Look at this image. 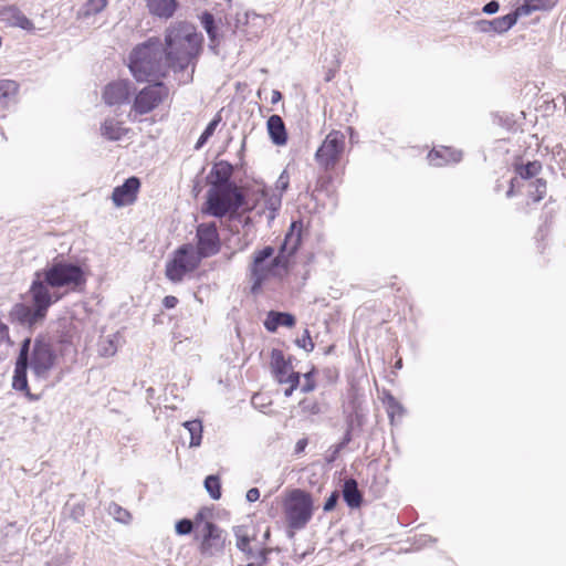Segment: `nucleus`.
Returning <instances> with one entry per match:
<instances>
[{"label": "nucleus", "mask_w": 566, "mask_h": 566, "mask_svg": "<svg viewBox=\"0 0 566 566\" xmlns=\"http://www.w3.org/2000/svg\"><path fill=\"white\" fill-rule=\"evenodd\" d=\"M42 275L43 280H40L41 274L36 273L38 279L33 281L29 291L32 306L24 303L15 304L10 311L12 321L29 327L35 326L44 319L49 307L60 298V295L51 293L49 287L75 291L85 283L82 268L65 261H54L43 270Z\"/></svg>", "instance_id": "obj_1"}, {"label": "nucleus", "mask_w": 566, "mask_h": 566, "mask_svg": "<svg viewBox=\"0 0 566 566\" xmlns=\"http://www.w3.org/2000/svg\"><path fill=\"white\" fill-rule=\"evenodd\" d=\"M57 358V354L49 340L38 337L32 343L31 338H25L15 361L12 378L13 389L23 391L30 401L39 400L40 396L32 394L29 389L27 370L30 368L36 379H48Z\"/></svg>", "instance_id": "obj_2"}, {"label": "nucleus", "mask_w": 566, "mask_h": 566, "mask_svg": "<svg viewBox=\"0 0 566 566\" xmlns=\"http://www.w3.org/2000/svg\"><path fill=\"white\" fill-rule=\"evenodd\" d=\"M202 35L188 22L171 23L165 31L164 49L171 70L180 73L179 83L192 81L195 60L202 49Z\"/></svg>", "instance_id": "obj_3"}, {"label": "nucleus", "mask_w": 566, "mask_h": 566, "mask_svg": "<svg viewBox=\"0 0 566 566\" xmlns=\"http://www.w3.org/2000/svg\"><path fill=\"white\" fill-rule=\"evenodd\" d=\"M128 67L138 82L165 77L171 70L164 43L159 38H150L136 45L129 54Z\"/></svg>", "instance_id": "obj_4"}, {"label": "nucleus", "mask_w": 566, "mask_h": 566, "mask_svg": "<svg viewBox=\"0 0 566 566\" xmlns=\"http://www.w3.org/2000/svg\"><path fill=\"white\" fill-rule=\"evenodd\" d=\"M261 250L253 260L251 268V292L256 294L262 284L270 277H281L287 271V250Z\"/></svg>", "instance_id": "obj_5"}, {"label": "nucleus", "mask_w": 566, "mask_h": 566, "mask_svg": "<svg viewBox=\"0 0 566 566\" xmlns=\"http://www.w3.org/2000/svg\"><path fill=\"white\" fill-rule=\"evenodd\" d=\"M243 205V195L239 187H210L203 212L222 218L235 212Z\"/></svg>", "instance_id": "obj_6"}, {"label": "nucleus", "mask_w": 566, "mask_h": 566, "mask_svg": "<svg viewBox=\"0 0 566 566\" xmlns=\"http://www.w3.org/2000/svg\"><path fill=\"white\" fill-rule=\"evenodd\" d=\"M218 250H176L166 264V276L174 283L181 282L192 272L203 258L211 256Z\"/></svg>", "instance_id": "obj_7"}, {"label": "nucleus", "mask_w": 566, "mask_h": 566, "mask_svg": "<svg viewBox=\"0 0 566 566\" xmlns=\"http://www.w3.org/2000/svg\"><path fill=\"white\" fill-rule=\"evenodd\" d=\"M286 523L292 530H302L313 515V501L308 493L294 490L284 502Z\"/></svg>", "instance_id": "obj_8"}, {"label": "nucleus", "mask_w": 566, "mask_h": 566, "mask_svg": "<svg viewBox=\"0 0 566 566\" xmlns=\"http://www.w3.org/2000/svg\"><path fill=\"white\" fill-rule=\"evenodd\" d=\"M344 148V134L339 130H332L316 150L315 159L325 170L333 169L339 161Z\"/></svg>", "instance_id": "obj_9"}, {"label": "nucleus", "mask_w": 566, "mask_h": 566, "mask_svg": "<svg viewBox=\"0 0 566 566\" xmlns=\"http://www.w3.org/2000/svg\"><path fill=\"white\" fill-rule=\"evenodd\" d=\"M169 95V88L163 82L145 86L135 96L132 112L145 115L158 107Z\"/></svg>", "instance_id": "obj_10"}, {"label": "nucleus", "mask_w": 566, "mask_h": 566, "mask_svg": "<svg viewBox=\"0 0 566 566\" xmlns=\"http://www.w3.org/2000/svg\"><path fill=\"white\" fill-rule=\"evenodd\" d=\"M199 552L203 556L212 557L223 554L227 536L223 530L212 522H205L202 525Z\"/></svg>", "instance_id": "obj_11"}, {"label": "nucleus", "mask_w": 566, "mask_h": 566, "mask_svg": "<svg viewBox=\"0 0 566 566\" xmlns=\"http://www.w3.org/2000/svg\"><path fill=\"white\" fill-rule=\"evenodd\" d=\"M271 369L277 382L284 384L293 379H300V374L293 370L292 364L285 359L280 349H273L271 353Z\"/></svg>", "instance_id": "obj_12"}, {"label": "nucleus", "mask_w": 566, "mask_h": 566, "mask_svg": "<svg viewBox=\"0 0 566 566\" xmlns=\"http://www.w3.org/2000/svg\"><path fill=\"white\" fill-rule=\"evenodd\" d=\"M140 188V180L137 177H129L120 186L114 188L112 201L115 207L120 208L133 205L137 199Z\"/></svg>", "instance_id": "obj_13"}, {"label": "nucleus", "mask_w": 566, "mask_h": 566, "mask_svg": "<svg viewBox=\"0 0 566 566\" xmlns=\"http://www.w3.org/2000/svg\"><path fill=\"white\" fill-rule=\"evenodd\" d=\"M130 82L127 80H119L112 82L105 86L103 98L108 105H120L128 101L130 95Z\"/></svg>", "instance_id": "obj_14"}, {"label": "nucleus", "mask_w": 566, "mask_h": 566, "mask_svg": "<svg viewBox=\"0 0 566 566\" xmlns=\"http://www.w3.org/2000/svg\"><path fill=\"white\" fill-rule=\"evenodd\" d=\"M233 168L229 163L219 161L214 164L209 176L211 187H238L230 180Z\"/></svg>", "instance_id": "obj_15"}, {"label": "nucleus", "mask_w": 566, "mask_h": 566, "mask_svg": "<svg viewBox=\"0 0 566 566\" xmlns=\"http://www.w3.org/2000/svg\"><path fill=\"white\" fill-rule=\"evenodd\" d=\"M0 19L3 22L12 27H19L23 30H32L33 23L30 19H28L18 8L15 7H6L0 11Z\"/></svg>", "instance_id": "obj_16"}, {"label": "nucleus", "mask_w": 566, "mask_h": 566, "mask_svg": "<svg viewBox=\"0 0 566 566\" xmlns=\"http://www.w3.org/2000/svg\"><path fill=\"white\" fill-rule=\"evenodd\" d=\"M461 151L451 149L449 147H441L433 149L428 154L430 165L441 167L451 163H459L461 160Z\"/></svg>", "instance_id": "obj_17"}, {"label": "nucleus", "mask_w": 566, "mask_h": 566, "mask_svg": "<svg viewBox=\"0 0 566 566\" xmlns=\"http://www.w3.org/2000/svg\"><path fill=\"white\" fill-rule=\"evenodd\" d=\"M150 14L160 19H169L178 8L177 0H145Z\"/></svg>", "instance_id": "obj_18"}, {"label": "nucleus", "mask_w": 566, "mask_h": 566, "mask_svg": "<svg viewBox=\"0 0 566 566\" xmlns=\"http://www.w3.org/2000/svg\"><path fill=\"white\" fill-rule=\"evenodd\" d=\"M266 126L270 138L275 145L283 146L286 144L287 134L285 125L283 119L279 115L270 116Z\"/></svg>", "instance_id": "obj_19"}, {"label": "nucleus", "mask_w": 566, "mask_h": 566, "mask_svg": "<svg viewBox=\"0 0 566 566\" xmlns=\"http://www.w3.org/2000/svg\"><path fill=\"white\" fill-rule=\"evenodd\" d=\"M199 248H217L218 232L214 223L200 224L197 230Z\"/></svg>", "instance_id": "obj_20"}, {"label": "nucleus", "mask_w": 566, "mask_h": 566, "mask_svg": "<svg viewBox=\"0 0 566 566\" xmlns=\"http://www.w3.org/2000/svg\"><path fill=\"white\" fill-rule=\"evenodd\" d=\"M293 327L295 318L292 314L271 311L264 322V326L269 332H275L279 326Z\"/></svg>", "instance_id": "obj_21"}, {"label": "nucleus", "mask_w": 566, "mask_h": 566, "mask_svg": "<svg viewBox=\"0 0 566 566\" xmlns=\"http://www.w3.org/2000/svg\"><path fill=\"white\" fill-rule=\"evenodd\" d=\"M557 3V0H524L518 6V13L523 17L530 15L535 11L549 10Z\"/></svg>", "instance_id": "obj_22"}, {"label": "nucleus", "mask_w": 566, "mask_h": 566, "mask_svg": "<svg viewBox=\"0 0 566 566\" xmlns=\"http://www.w3.org/2000/svg\"><path fill=\"white\" fill-rule=\"evenodd\" d=\"M102 135L109 140H119L126 135L127 129L115 119H105L101 127Z\"/></svg>", "instance_id": "obj_23"}, {"label": "nucleus", "mask_w": 566, "mask_h": 566, "mask_svg": "<svg viewBox=\"0 0 566 566\" xmlns=\"http://www.w3.org/2000/svg\"><path fill=\"white\" fill-rule=\"evenodd\" d=\"M343 496L348 506L358 507L360 505L361 494L355 480L350 479L345 482Z\"/></svg>", "instance_id": "obj_24"}, {"label": "nucleus", "mask_w": 566, "mask_h": 566, "mask_svg": "<svg viewBox=\"0 0 566 566\" xmlns=\"http://www.w3.org/2000/svg\"><path fill=\"white\" fill-rule=\"evenodd\" d=\"M18 93V84L11 80H0V111L4 109L9 102Z\"/></svg>", "instance_id": "obj_25"}, {"label": "nucleus", "mask_w": 566, "mask_h": 566, "mask_svg": "<svg viewBox=\"0 0 566 566\" xmlns=\"http://www.w3.org/2000/svg\"><path fill=\"white\" fill-rule=\"evenodd\" d=\"M302 244V223L293 222L280 248H298Z\"/></svg>", "instance_id": "obj_26"}, {"label": "nucleus", "mask_w": 566, "mask_h": 566, "mask_svg": "<svg viewBox=\"0 0 566 566\" xmlns=\"http://www.w3.org/2000/svg\"><path fill=\"white\" fill-rule=\"evenodd\" d=\"M520 17H523V14H520L518 8H516L515 11L512 13L493 19V24L495 25V32L496 33L506 32L516 23V21Z\"/></svg>", "instance_id": "obj_27"}, {"label": "nucleus", "mask_w": 566, "mask_h": 566, "mask_svg": "<svg viewBox=\"0 0 566 566\" xmlns=\"http://www.w3.org/2000/svg\"><path fill=\"white\" fill-rule=\"evenodd\" d=\"M107 6V0H87L81 8L77 17L81 19L88 18L91 15L102 12Z\"/></svg>", "instance_id": "obj_28"}, {"label": "nucleus", "mask_w": 566, "mask_h": 566, "mask_svg": "<svg viewBox=\"0 0 566 566\" xmlns=\"http://www.w3.org/2000/svg\"><path fill=\"white\" fill-rule=\"evenodd\" d=\"M184 427L190 434V447H199L202 439V423L200 420L186 421Z\"/></svg>", "instance_id": "obj_29"}, {"label": "nucleus", "mask_w": 566, "mask_h": 566, "mask_svg": "<svg viewBox=\"0 0 566 566\" xmlns=\"http://www.w3.org/2000/svg\"><path fill=\"white\" fill-rule=\"evenodd\" d=\"M237 538V547L245 553L249 557H253V549L250 547L251 537L248 535L243 526H239L234 530Z\"/></svg>", "instance_id": "obj_30"}, {"label": "nucleus", "mask_w": 566, "mask_h": 566, "mask_svg": "<svg viewBox=\"0 0 566 566\" xmlns=\"http://www.w3.org/2000/svg\"><path fill=\"white\" fill-rule=\"evenodd\" d=\"M542 169V165L539 161H530L526 165H518L515 168L517 176L522 179H531L536 177Z\"/></svg>", "instance_id": "obj_31"}, {"label": "nucleus", "mask_w": 566, "mask_h": 566, "mask_svg": "<svg viewBox=\"0 0 566 566\" xmlns=\"http://www.w3.org/2000/svg\"><path fill=\"white\" fill-rule=\"evenodd\" d=\"M531 189L528 190L530 196L535 202L541 201L546 195V181L542 178H536L530 184Z\"/></svg>", "instance_id": "obj_32"}, {"label": "nucleus", "mask_w": 566, "mask_h": 566, "mask_svg": "<svg viewBox=\"0 0 566 566\" xmlns=\"http://www.w3.org/2000/svg\"><path fill=\"white\" fill-rule=\"evenodd\" d=\"M117 352V337L115 335L107 336L99 344V354L104 357L114 356Z\"/></svg>", "instance_id": "obj_33"}, {"label": "nucleus", "mask_w": 566, "mask_h": 566, "mask_svg": "<svg viewBox=\"0 0 566 566\" xmlns=\"http://www.w3.org/2000/svg\"><path fill=\"white\" fill-rule=\"evenodd\" d=\"M221 122V117L219 115H217L209 124L208 126L206 127L205 132L201 134V136L199 137L197 144H196V148L199 149L201 148L207 142L208 139L213 135V133L216 132L219 123Z\"/></svg>", "instance_id": "obj_34"}, {"label": "nucleus", "mask_w": 566, "mask_h": 566, "mask_svg": "<svg viewBox=\"0 0 566 566\" xmlns=\"http://www.w3.org/2000/svg\"><path fill=\"white\" fill-rule=\"evenodd\" d=\"M107 511L117 522L124 524L129 523L132 518L130 513L116 503H111Z\"/></svg>", "instance_id": "obj_35"}, {"label": "nucleus", "mask_w": 566, "mask_h": 566, "mask_svg": "<svg viewBox=\"0 0 566 566\" xmlns=\"http://www.w3.org/2000/svg\"><path fill=\"white\" fill-rule=\"evenodd\" d=\"M205 488H206L207 492L209 493V495L213 500L220 499L221 492H220V481H219L218 476H216V475L207 476L205 480Z\"/></svg>", "instance_id": "obj_36"}, {"label": "nucleus", "mask_w": 566, "mask_h": 566, "mask_svg": "<svg viewBox=\"0 0 566 566\" xmlns=\"http://www.w3.org/2000/svg\"><path fill=\"white\" fill-rule=\"evenodd\" d=\"M300 408L304 413L317 415L321 412L319 405L315 400L304 399L300 402Z\"/></svg>", "instance_id": "obj_37"}, {"label": "nucleus", "mask_w": 566, "mask_h": 566, "mask_svg": "<svg viewBox=\"0 0 566 566\" xmlns=\"http://www.w3.org/2000/svg\"><path fill=\"white\" fill-rule=\"evenodd\" d=\"M201 23L205 30L207 31L208 35L213 39L214 33V18L211 13L205 12L201 17Z\"/></svg>", "instance_id": "obj_38"}, {"label": "nucleus", "mask_w": 566, "mask_h": 566, "mask_svg": "<svg viewBox=\"0 0 566 566\" xmlns=\"http://www.w3.org/2000/svg\"><path fill=\"white\" fill-rule=\"evenodd\" d=\"M175 528L178 535H188L193 530V523L191 520L182 518L176 523Z\"/></svg>", "instance_id": "obj_39"}, {"label": "nucleus", "mask_w": 566, "mask_h": 566, "mask_svg": "<svg viewBox=\"0 0 566 566\" xmlns=\"http://www.w3.org/2000/svg\"><path fill=\"white\" fill-rule=\"evenodd\" d=\"M296 344L298 347L305 349L306 352H312L314 349V343L307 329L304 331L302 337L296 339Z\"/></svg>", "instance_id": "obj_40"}, {"label": "nucleus", "mask_w": 566, "mask_h": 566, "mask_svg": "<svg viewBox=\"0 0 566 566\" xmlns=\"http://www.w3.org/2000/svg\"><path fill=\"white\" fill-rule=\"evenodd\" d=\"M209 512L207 510H200L196 516H195V520L192 521L193 523V527L196 528V536H199V534L201 533V530H202V525L205 522H209L207 520V514Z\"/></svg>", "instance_id": "obj_41"}, {"label": "nucleus", "mask_w": 566, "mask_h": 566, "mask_svg": "<svg viewBox=\"0 0 566 566\" xmlns=\"http://www.w3.org/2000/svg\"><path fill=\"white\" fill-rule=\"evenodd\" d=\"M6 344L12 346V340L9 335V327L0 319V345Z\"/></svg>", "instance_id": "obj_42"}, {"label": "nucleus", "mask_w": 566, "mask_h": 566, "mask_svg": "<svg viewBox=\"0 0 566 566\" xmlns=\"http://www.w3.org/2000/svg\"><path fill=\"white\" fill-rule=\"evenodd\" d=\"M389 416L392 418L396 413L397 415H401L402 413V407L394 399V398H390L389 399Z\"/></svg>", "instance_id": "obj_43"}, {"label": "nucleus", "mask_w": 566, "mask_h": 566, "mask_svg": "<svg viewBox=\"0 0 566 566\" xmlns=\"http://www.w3.org/2000/svg\"><path fill=\"white\" fill-rule=\"evenodd\" d=\"M480 31L484 33L495 32V25L493 24V20H482L479 22Z\"/></svg>", "instance_id": "obj_44"}, {"label": "nucleus", "mask_w": 566, "mask_h": 566, "mask_svg": "<svg viewBox=\"0 0 566 566\" xmlns=\"http://www.w3.org/2000/svg\"><path fill=\"white\" fill-rule=\"evenodd\" d=\"M289 187V176L285 171H283L276 180V189L282 191L286 190Z\"/></svg>", "instance_id": "obj_45"}, {"label": "nucleus", "mask_w": 566, "mask_h": 566, "mask_svg": "<svg viewBox=\"0 0 566 566\" xmlns=\"http://www.w3.org/2000/svg\"><path fill=\"white\" fill-rule=\"evenodd\" d=\"M499 8H500L499 2H497V1L492 0V1L488 2V3L483 7L482 11H483L484 13H486V14H494V13H496V12L499 11Z\"/></svg>", "instance_id": "obj_46"}, {"label": "nucleus", "mask_w": 566, "mask_h": 566, "mask_svg": "<svg viewBox=\"0 0 566 566\" xmlns=\"http://www.w3.org/2000/svg\"><path fill=\"white\" fill-rule=\"evenodd\" d=\"M337 499H338V495H337V493H335V492H334V493H333V494L327 499V501L325 502V504H324V511H326V512L332 511V510L335 507L336 503H337Z\"/></svg>", "instance_id": "obj_47"}, {"label": "nucleus", "mask_w": 566, "mask_h": 566, "mask_svg": "<svg viewBox=\"0 0 566 566\" xmlns=\"http://www.w3.org/2000/svg\"><path fill=\"white\" fill-rule=\"evenodd\" d=\"M260 497V491L256 488H252L247 492V500L249 502H255Z\"/></svg>", "instance_id": "obj_48"}, {"label": "nucleus", "mask_w": 566, "mask_h": 566, "mask_svg": "<svg viewBox=\"0 0 566 566\" xmlns=\"http://www.w3.org/2000/svg\"><path fill=\"white\" fill-rule=\"evenodd\" d=\"M298 382H300V379H293V380L289 381L287 384L290 386H289V388L285 389L284 395L286 397H290L293 394V391L295 390V388L297 387Z\"/></svg>", "instance_id": "obj_49"}, {"label": "nucleus", "mask_w": 566, "mask_h": 566, "mask_svg": "<svg viewBox=\"0 0 566 566\" xmlns=\"http://www.w3.org/2000/svg\"><path fill=\"white\" fill-rule=\"evenodd\" d=\"M178 300L175 297V296H166L164 298V305L167 307V308H172L176 306Z\"/></svg>", "instance_id": "obj_50"}, {"label": "nucleus", "mask_w": 566, "mask_h": 566, "mask_svg": "<svg viewBox=\"0 0 566 566\" xmlns=\"http://www.w3.org/2000/svg\"><path fill=\"white\" fill-rule=\"evenodd\" d=\"M314 387H315V385H314V382H312V381L310 380V375L307 374V375H306V384H305V385H303L302 390H303L304 392H308V391H312V390L314 389Z\"/></svg>", "instance_id": "obj_51"}, {"label": "nucleus", "mask_w": 566, "mask_h": 566, "mask_svg": "<svg viewBox=\"0 0 566 566\" xmlns=\"http://www.w3.org/2000/svg\"><path fill=\"white\" fill-rule=\"evenodd\" d=\"M281 99H282V94H281V92H279V91H276V90L272 91L271 103H272V104H276V103H279Z\"/></svg>", "instance_id": "obj_52"}, {"label": "nucleus", "mask_w": 566, "mask_h": 566, "mask_svg": "<svg viewBox=\"0 0 566 566\" xmlns=\"http://www.w3.org/2000/svg\"><path fill=\"white\" fill-rule=\"evenodd\" d=\"M306 444H307V441L305 439L298 440L296 443V447H295V451L297 453L302 452L305 449Z\"/></svg>", "instance_id": "obj_53"}, {"label": "nucleus", "mask_w": 566, "mask_h": 566, "mask_svg": "<svg viewBox=\"0 0 566 566\" xmlns=\"http://www.w3.org/2000/svg\"><path fill=\"white\" fill-rule=\"evenodd\" d=\"M350 441V433L349 431H347L343 442L338 446V449L343 448L346 443H348Z\"/></svg>", "instance_id": "obj_54"}, {"label": "nucleus", "mask_w": 566, "mask_h": 566, "mask_svg": "<svg viewBox=\"0 0 566 566\" xmlns=\"http://www.w3.org/2000/svg\"><path fill=\"white\" fill-rule=\"evenodd\" d=\"M515 181H516V179H512V181H511V188H510V189L507 190V192H506V196H507V197H512V196H513Z\"/></svg>", "instance_id": "obj_55"}, {"label": "nucleus", "mask_w": 566, "mask_h": 566, "mask_svg": "<svg viewBox=\"0 0 566 566\" xmlns=\"http://www.w3.org/2000/svg\"><path fill=\"white\" fill-rule=\"evenodd\" d=\"M266 552L268 551L265 548L259 551V556L262 558V562L266 559Z\"/></svg>", "instance_id": "obj_56"}, {"label": "nucleus", "mask_w": 566, "mask_h": 566, "mask_svg": "<svg viewBox=\"0 0 566 566\" xmlns=\"http://www.w3.org/2000/svg\"><path fill=\"white\" fill-rule=\"evenodd\" d=\"M270 537V528H266L265 533H264V539H269Z\"/></svg>", "instance_id": "obj_57"}, {"label": "nucleus", "mask_w": 566, "mask_h": 566, "mask_svg": "<svg viewBox=\"0 0 566 566\" xmlns=\"http://www.w3.org/2000/svg\"><path fill=\"white\" fill-rule=\"evenodd\" d=\"M401 366H402V361H401V359H399V360L396 363V367H397V368H401Z\"/></svg>", "instance_id": "obj_58"}, {"label": "nucleus", "mask_w": 566, "mask_h": 566, "mask_svg": "<svg viewBox=\"0 0 566 566\" xmlns=\"http://www.w3.org/2000/svg\"><path fill=\"white\" fill-rule=\"evenodd\" d=\"M180 248L186 249V248H190V247L188 244H184Z\"/></svg>", "instance_id": "obj_59"}, {"label": "nucleus", "mask_w": 566, "mask_h": 566, "mask_svg": "<svg viewBox=\"0 0 566 566\" xmlns=\"http://www.w3.org/2000/svg\"><path fill=\"white\" fill-rule=\"evenodd\" d=\"M247 566H258V565H255V564H253V563H250V564H248Z\"/></svg>", "instance_id": "obj_60"}]
</instances>
